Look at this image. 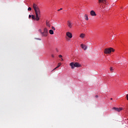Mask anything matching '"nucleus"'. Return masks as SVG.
<instances>
[{"label":"nucleus","mask_w":128,"mask_h":128,"mask_svg":"<svg viewBox=\"0 0 128 128\" xmlns=\"http://www.w3.org/2000/svg\"><path fill=\"white\" fill-rule=\"evenodd\" d=\"M32 8L35 12L36 20L38 22L40 20V10L38 6L35 3L33 4Z\"/></svg>","instance_id":"nucleus-1"},{"label":"nucleus","mask_w":128,"mask_h":128,"mask_svg":"<svg viewBox=\"0 0 128 128\" xmlns=\"http://www.w3.org/2000/svg\"><path fill=\"white\" fill-rule=\"evenodd\" d=\"M38 32H40L42 36H46L48 34V30L46 28H44L43 32H42L40 29L38 30Z\"/></svg>","instance_id":"nucleus-2"},{"label":"nucleus","mask_w":128,"mask_h":128,"mask_svg":"<svg viewBox=\"0 0 128 128\" xmlns=\"http://www.w3.org/2000/svg\"><path fill=\"white\" fill-rule=\"evenodd\" d=\"M70 65L71 66V68L72 70H74V68H80L82 66L78 62H72L70 63Z\"/></svg>","instance_id":"nucleus-3"},{"label":"nucleus","mask_w":128,"mask_h":128,"mask_svg":"<svg viewBox=\"0 0 128 128\" xmlns=\"http://www.w3.org/2000/svg\"><path fill=\"white\" fill-rule=\"evenodd\" d=\"M112 52H114V49H113L112 48H105L104 50V54H110Z\"/></svg>","instance_id":"nucleus-4"},{"label":"nucleus","mask_w":128,"mask_h":128,"mask_svg":"<svg viewBox=\"0 0 128 128\" xmlns=\"http://www.w3.org/2000/svg\"><path fill=\"white\" fill-rule=\"evenodd\" d=\"M67 25L70 28H72V23L70 20L67 22Z\"/></svg>","instance_id":"nucleus-5"},{"label":"nucleus","mask_w":128,"mask_h":128,"mask_svg":"<svg viewBox=\"0 0 128 128\" xmlns=\"http://www.w3.org/2000/svg\"><path fill=\"white\" fill-rule=\"evenodd\" d=\"M112 110H114L116 112H120L121 110H122L123 108H116L114 107L112 108Z\"/></svg>","instance_id":"nucleus-6"},{"label":"nucleus","mask_w":128,"mask_h":128,"mask_svg":"<svg viewBox=\"0 0 128 128\" xmlns=\"http://www.w3.org/2000/svg\"><path fill=\"white\" fill-rule=\"evenodd\" d=\"M66 36L70 38H72V34L70 32H67Z\"/></svg>","instance_id":"nucleus-7"},{"label":"nucleus","mask_w":128,"mask_h":128,"mask_svg":"<svg viewBox=\"0 0 128 128\" xmlns=\"http://www.w3.org/2000/svg\"><path fill=\"white\" fill-rule=\"evenodd\" d=\"M90 14L92 16H96V12L92 10L90 11Z\"/></svg>","instance_id":"nucleus-8"},{"label":"nucleus","mask_w":128,"mask_h":128,"mask_svg":"<svg viewBox=\"0 0 128 128\" xmlns=\"http://www.w3.org/2000/svg\"><path fill=\"white\" fill-rule=\"evenodd\" d=\"M80 46H81L82 48L84 50H86V48H88V47L84 44H81Z\"/></svg>","instance_id":"nucleus-9"},{"label":"nucleus","mask_w":128,"mask_h":128,"mask_svg":"<svg viewBox=\"0 0 128 128\" xmlns=\"http://www.w3.org/2000/svg\"><path fill=\"white\" fill-rule=\"evenodd\" d=\"M98 2H99V4H100V2H102L103 4H106V0H98Z\"/></svg>","instance_id":"nucleus-10"},{"label":"nucleus","mask_w":128,"mask_h":128,"mask_svg":"<svg viewBox=\"0 0 128 128\" xmlns=\"http://www.w3.org/2000/svg\"><path fill=\"white\" fill-rule=\"evenodd\" d=\"M84 36H86V34H81L80 36V38H84Z\"/></svg>","instance_id":"nucleus-11"},{"label":"nucleus","mask_w":128,"mask_h":128,"mask_svg":"<svg viewBox=\"0 0 128 128\" xmlns=\"http://www.w3.org/2000/svg\"><path fill=\"white\" fill-rule=\"evenodd\" d=\"M46 26L48 28H50V22L46 21Z\"/></svg>","instance_id":"nucleus-12"},{"label":"nucleus","mask_w":128,"mask_h":128,"mask_svg":"<svg viewBox=\"0 0 128 128\" xmlns=\"http://www.w3.org/2000/svg\"><path fill=\"white\" fill-rule=\"evenodd\" d=\"M32 20H36V16L34 15H32Z\"/></svg>","instance_id":"nucleus-13"},{"label":"nucleus","mask_w":128,"mask_h":128,"mask_svg":"<svg viewBox=\"0 0 128 128\" xmlns=\"http://www.w3.org/2000/svg\"><path fill=\"white\" fill-rule=\"evenodd\" d=\"M84 18H85L86 20H88V14H86L84 15Z\"/></svg>","instance_id":"nucleus-14"},{"label":"nucleus","mask_w":128,"mask_h":128,"mask_svg":"<svg viewBox=\"0 0 128 128\" xmlns=\"http://www.w3.org/2000/svg\"><path fill=\"white\" fill-rule=\"evenodd\" d=\"M49 34H54V30H49Z\"/></svg>","instance_id":"nucleus-15"},{"label":"nucleus","mask_w":128,"mask_h":128,"mask_svg":"<svg viewBox=\"0 0 128 128\" xmlns=\"http://www.w3.org/2000/svg\"><path fill=\"white\" fill-rule=\"evenodd\" d=\"M62 66V63H58V66L56 67V68H60Z\"/></svg>","instance_id":"nucleus-16"},{"label":"nucleus","mask_w":128,"mask_h":128,"mask_svg":"<svg viewBox=\"0 0 128 128\" xmlns=\"http://www.w3.org/2000/svg\"><path fill=\"white\" fill-rule=\"evenodd\" d=\"M28 10L29 12H30V10H32V8L29 7L28 9Z\"/></svg>","instance_id":"nucleus-17"},{"label":"nucleus","mask_w":128,"mask_h":128,"mask_svg":"<svg viewBox=\"0 0 128 128\" xmlns=\"http://www.w3.org/2000/svg\"><path fill=\"white\" fill-rule=\"evenodd\" d=\"M52 28L53 30H56V28L54 27V26H52Z\"/></svg>","instance_id":"nucleus-18"},{"label":"nucleus","mask_w":128,"mask_h":128,"mask_svg":"<svg viewBox=\"0 0 128 128\" xmlns=\"http://www.w3.org/2000/svg\"><path fill=\"white\" fill-rule=\"evenodd\" d=\"M110 72H112L114 70V69L112 68V67H111L110 68Z\"/></svg>","instance_id":"nucleus-19"},{"label":"nucleus","mask_w":128,"mask_h":128,"mask_svg":"<svg viewBox=\"0 0 128 128\" xmlns=\"http://www.w3.org/2000/svg\"><path fill=\"white\" fill-rule=\"evenodd\" d=\"M60 10H62V8H60V9L58 10V12H60Z\"/></svg>","instance_id":"nucleus-20"},{"label":"nucleus","mask_w":128,"mask_h":128,"mask_svg":"<svg viewBox=\"0 0 128 128\" xmlns=\"http://www.w3.org/2000/svg\"><path fill=\"white\" fill-rule=\"evenodd\" d=\"M56 52H58V48H56Z\"/></svg>","instance_id":"nucleus-21"},{"label":"nucleus","mask_w":128,"mask_h":128,"mask_svg":"<svg viewBox=\"0 0 128 128\" xmlns=\"http://www.w3.org/2000/svg\"><path fill=\"white\" fill-rule=\"evenodd\" d=\"M126 98H127V100H128V94H126Z\"/></svg>","instance_id":"nucleus-22"},{"label":"nucleus","mask_w":128,"mask_h":128,"mask_svg":"<svg viewBox=\"0 0 128 128\" xmlns=\"http://www.w3.org/2000/svg\"><path fill=\"white\" fill-rule=\"evenodd\" d=\"M58 57H59V58H62V55L60 54V55L58 56Z\"/></svg>","instance_id":"nucleus-23"},{"label":"nucleus","mask_w":128,"mask_h":128,"mask_svg":"<svg viewBox=\"0 0 128 128\" xmlns=\"http://www.w3.org/2000/svg\"><path fill=\"white\" fill-rule=\"evenodd\" d=\"M28 18H32V16L31 15H29Z\"/></svg>","instance_id":"nucleus-24"},{"label":"nucleus","mask_w":128,"mask_h":128,"mask_svg":"<svg viewBox=\"0 0 128 128\" xmlns=\"http://www.w3.org/2000/svg\"><path fill=\"white\" fill-rule=\"evenodd\" d=\"M52 58H54V54H52Z\"/></svg>","instance_id":"nucleus-25"},{"label":"nucleus","mask_w":128,"mask_h":128,"mask_svg":"<svg viewBox=\"0 0 128 128\" xmlns=\"http://www.w3.org/2000/svg\"><path fill=\"white\" fill-rule=\"evenodd\" d=\"M37 40H42L40 38H37Z\"/></svg>","instance_id":"nucleus-26"},{"label":"nucleus","mask_w":128,"mask_h":128,"mask_svg":"<svg viewBox=\"0 0 128 128\" xmlns=\"http://www.w3.org/2000/svg\"><path fill=\"white\" fill-rule=\"evenodd\" d=\"M56 68H54V70H56Z\"/></svg>","instance_id":"nucleus-27"},{"label":"nucleus","mask_w":128,"mask_h":128,"mask_svg":"<svg viewBox=\"0 0 128 128\" xmlns=\"http://www.w3.org/2000/svg\"><path fill=\"white\" fill-rule=\"evenodd\" d=\"M61 60H64V59L62 58H61Z\"/></svg>","instance_id":"nucleus-28"},{"label":"nucleus","mask_w":128,"mask_h":128,"mask_svg":"<svg viewBox=\"0 0 128 128\" xmlns=\"http://www.w3.org/2000/svg\"><path fill=\"white\" fill-rule=\"evenodd\" d=\"M96 96V98H98V96Z\"/></svg>","instance_id":"nucleus-29"},{"label":"nucleus","mask_w":128,"mask_h":128,"mask_svg":"<svg viewBox=\"0 0 128 128\" xmlns=\"http://www.w3.org/2000/svg\"><path fill=\"white\" fill-rule=\"evenodd\" d=\"M110 100H112V98H110Z\"/></svg>","instance_id":"nucleus-30"}]
</instances>
